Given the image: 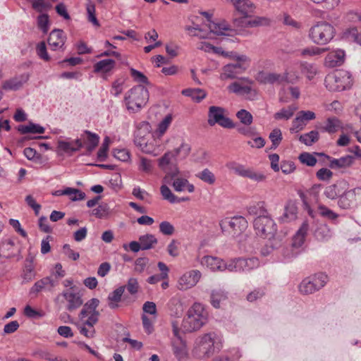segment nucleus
<instances>
[{
  "instance_id": "18",
  "label": "nucleus",
  "mask_w": 361,
  "mask_h": 361,
  "mask_svg": "<svg viewBox=\"0 0 361 361\" xmlns=\"http://www.w3.org/2000/svg\"><path fill=\"white\" fill-rule=\"evenodd\" d=\"M29 79V75L24 73L4 82L2 88L5 90H18L22 87Z\"/></svg>"
},
{
  "instance_id": "38",
  "label": "nucleus",
  "mask_w": 361,
  "mask_h": 361,
  "mask_svg": "<svg viewBox=\"0 0 361 361\" xmlns=\"http://www.w3.org/2000/svg\"><path fill=\"white\" fill-rule=\"evenodd\" d=\"M172 122V116L166 115L164 118L159 123L157 130L154 132V136L157 137H161L167 130Z\"/></svg>"
},
{
  "instance_id": "21",
  "label": "nucleus",
  "mask_w": 361,
  "mask_h": 361,
  "mask_svg": "<svg viewBox=\"0 0 361 361\" xmlns=\"http://www.w3.org/2000/svg\"><path fill=\"white\" fill-rule=\"evenodd\" d=\"M355 188L352 189L344 192L341 195H340L338 201V205L344 209L351 208L355 202Z\"/></svg>"
},
{
  "instance_id": "20",
  "label": "nucleus",
  "mask_w": 361,
  "mask_h": 361,
  "mask_svg": "<svg viewBox=\"0 0 361 361\" xmlns=\"http://www.w3.org/2000/svg\"><path fill=\"white\" fill-rule=\"evenodd\" d=\"M345 56L344 51L341 49L329 52L325 58V64L331 68L339 66L344 63Z\"/></svg>"
},
{
  "instance_id": "54",
  "label": "nucleus",
  "mask_w": 361,
  "mask_h": 361,
  "mask_svg": "<svg viewBox=\"0 0 361 361\" xmlns=\"http://www.w3.org/2000/svg\"><path fill=\"white\" fill-rule=\"evenodd\" d=\"M345 37L351 41L355 42L361 46V34L355 27H352L345 32Z\"/></svg>"
},
{
  "instance_id": "19",
  "label": "nucleus",
  "mask_w": 361,
  "mask_h": 361,
  "mask_svg": "<svg viewBox=\"0 0 361 361\" xmlns=\"http://www.w3.org/2000/svg\"><path fill=\"white\" fill-rule=\"evenodd\" d=\"M57 284V281H54L49 276L44 277L37 281L30 288V293L35 294L42 290H51Z\"/></svg>"
},
{
  "instance_id": "5",
  "label": "nucleus",
  "mask_w": 361,
  "mask_h": 361,
  "mask_svg": "<svg viewBox=\"0 0 361 361\" xmlns=\"http://www.w3.org/2000/svg\"><path fill=\"white\" fill-rule=\"evenodd\" d=\"M335 34L336 30L331 24L320 21L310 27L309 37L316 44L325 45L334 37Z\"/></svg>"
},
{
  "instance_id": "57",
  "label": "nucleus",
  "mask_w": 361,
  "mask_h": 361,
  "mask_svg": "<svg viewBox=\"0 0 361 361\" xmlns=\"http://www.w3.org/2000/svg\"><path fill=\"white\" fill-rule=\"evenodd\" d=\"M282 77H283V83L287 82V83L294 84L299 79L298 72L295 71H293V70H289V71H286V73L282 74Z\"/></svg>"
},
{
  "instance_id": "31",
  "label": "nucleus",
  "mask_w": 361,
  "mask_h": 361,
  "mask_svg": "<svg viewBox=\"0 0 361 361\" xmlns=\"http://www.w3.org/2000/svg\"><path fill=\"white\" fill-rule=\"evenodd\" d=\"M115 64V61L111 59L101 60L94 65V71L95 73H108L114 68Z\"/></svg>"
},
{
  "instance_id": "53",
  "label": "nucleus",
  "mask_w": 361,
  "mask_h": 361,
  "mask_svg": "<svg viewBox=\"0 0 361 361\" xmlns=\"http://www.w3.org/2000/svg\"><path fill=\"white\" fill-rule=\"evenodd\" d=\"M299 160L308 166H314L317 162L316 157L309 152L301 153L299 156Z\"/></svg>"
},
{
  "instance_id": "34",
  "label": "nucleus",
  "mask_w": 361,
  "mask_h": 361,
  "mask_svg": "<svg viewBox=\"0 0 361 361\" xmlns=\"http://www.w3.org/2000/svg\"><path fill=\"white\" fill-rule=\"evenodd\" d=\"M182 94L190 97L195 102H200L207 95L203 90L199 88L184 90Z\"/></svg>"
},
{
  "instance_id": "36",
  "label": "nucleus",
  "mask_w": 361,
  "mask_h": 361,
  "mask_svg": "<svg viewBox=\"0 0 361 361\" xmlns=\"http://www.w3.org/2000/svg\"><path fill=\"white\" fill-rule=\"evenodd\" d=\"M139 241L142 245V250H149L157 243V238L152 234H145L140 235Z\"/></svg>"
},
{
  "instance_id": "63",
  "label": "nucleus",
  "mask_w": 361,
  "mask_h": 361,
  "mask_svg": "<svg viewBox=\"0 0 361 361\" xmlns=\"http://www.w3.org/2000/svg\"><path fill=\"white\" fill-rule=\"evenodd\" d=\"M109 214V207L107 204H99L97 208L92 210V215L97 218L102 219L107 216Z\"/></svg>"
},
{
  "instance_id": "61",
  "label": "nucleus",
  "mask_w": 361,
  "mask_h": 361,
  "mask_svg": "<svg viewBox=\"0 0 361 361\" xmlns=\"http://www.w3.org/2000/svg\"><path fill=\"white\" fill-rule=\"evenodd\" d=\"M87 13L88 15L89 21L91 22L94 25L99 27V23L95 15V6L92 2H90L87 5Z\"/></svg>"
},
{
  "instance_id": "29",
  "label": "nucleus",
  "mask_w": 361,
  "mask_h": 361,
  "mask_svg": "<svg viewBox=\"0 0 361 361\" xmlns=\"http://www.w3.org/2000/svg\"><path fill=\"white\" fill-rule=\"evenodd\" d=\"M18 130L21 134L33 133L42 134L45 128L39 124L29 122L27 125H20L18 126Z\"/></svg>"
},
{
  "instance_id": "60",
  "label": "nucleus",
  "mask_w": 361,
  "mask_h": 361,
  "mask_svg": "<svg viewBox=\"0 0 361 361\" xmlns=\"http://www.w3.org/2000/svg\"><path fill=\"white\" fill-rule=\"evenodd\" d=\"M32 6L37 12L42 13L47 11L51 7L49 2H45L44 0H32Z\"/></svg>"
},
{
  "instance_id": "47",
  "label": "nucleus",
  "mask_w": 361,
  "mask_h": 361,
  "mask_svg": "<svg viewBox=\"0 0 361 361\" xmlns=\"http://www.w3.org/2000/svg\"><path fill=\"white\" fill-rule=\"evenodd\" d=\"M236 117L239 119L241 123L245 126H249L253 121L252 115L245 109H240L236 114Z\"/></svg>"
},
{
  "instance_id": "16",
  "label": "nucleus",
  "mask_w": 361,
  "mask_h": 361,
  "mask_svg": "<svg viewBox=\"0 0 361 361\" xmlns=\"http://www.w3.org/2000/svg\"><path fill=\"white\" fill-rule=\"evenodd\" d=\"M247 66L240 63H233L226 65L223 68V73L221 75L222 80L233 79L238 75L243 73Z\"/></svg>"
},
{
  "instance_id": "17",
  "label": "nucleus",
  "mask_w": 361,
  "mask_h": 361,
  "mask_svg": "<svg viewBox=\"0 0 361 361\" xmlns=\"http://www.w3.org/2000/svg\"><path fill=\"white\" fill-rule=\"evenodd\" d=\"M317 156H324L330 160L329 167L333 169H345L350 166L355 160L354 157L351 155H346L339 159L331 158L324 153H315Z\"/></svg>"
},
{
  "instance_id": "64",
  "label": "nucleus",
  "mask_w": 361,
  "mask_h": 361,
  "mask_svg": "<svg viewBox=\"0 0 361 361\" xmlns=\"http://www.w3.org/2000/svg\"><path fill=\"white\" fill-rule=\"evenodd\" d=\"M159 231L165 235H171L173 234L175 228L170 222L164 221L159 224Z\"/></svg>"
},
{
  "instance_id": "35",
  "label": "nucleus",
  "mask_w": 361,
  "mask_h": 361,
  "mask_svg": "<svg viewBox=\"0 0 361 361\" xmlns=\"http://www.w3.org/2000/svg\"><path fill=\"white\" fill-rule=\"evenodd\" d=\"M341 128V121L336 117H331L327 118L323 129L324 131L331 134L337 132Z\"/></svg>"
},
{
  "instance_id": "42",
  "label": "nucleus",
  "mask_w": 361,
  "mask_h": 361,
  "mask_svg": "<svg viewBox=\"0 0 361 361\" xmlns=\"http://www.w3.org/2000/svg\"><path fill=\"white\" fill-rule=\"evenodd\" d=\"M300 252V250L293 247L292 244L283 247L281 250V254L286 261L292 260L293 258L296 257Z\"/></svg>"
},
{
  "instance_id": "40",
  "label": "nucleus",
  "mask_w": 361,
  "mask_h": 361,
  "mask_svg": "<svg viewBox=\"0 0 361 361\" xmlns=\"http://www.w3.org/2000/svg\"><path fill=\"white\" fill-rule=\"evenodd\" d=\"M341 183L329 185L324 190V195L331 200H334L343 192L341 188Z\"/></svg>"
},
{
  "instance_id": "37",
  "label": "nucleus",
  "mask_w": 361,
  "mask_h": 361,
  "mask_svg": "<svg viewBox=\"0 0 361 361\" xmlns=\"http://www.w3.org/2000/svg\"><path fill=\"white\" fill-rule=\"evenodd\" d=\"M228 89L230 92L240 95L248 94L252 91V87L250 85H242L238 82H234L231 83L228 87Z\"/></svg>"
},
{
  "instance_id": "1",
  "label": "nucleus",
  "mask_w": 361,
  "mask_h": 361,
  "mask_svg": "<svg viewBox=\"0 0 361 361\" xmlns=\"http://www.w3.org/2000/svg\"><path fill=\"white\" fill-rule=\"evenodd\" d=\"M223 347L221 336L214 331L204 333L196 337L192 353L198 359H207L219 353Z\"/></svg>"
},
{
  "instance_id": "6",
  "label": "nucleus",
  "mask_w": 361,
  "mask_h": 361,
  "mask_svg": "<svg viewBox=\"0 0 361 361\" xmlns=\"http://www.w3.org/2000/svg\"><path fill=\"white\" fill-rule=\"evenodd\" d=\"M324 84L326 87L330 91H343L351 87V75L348 71L343 70L337 71L326 76Z\"/></svg>"
},
{
  "instance_id": "23",
  "label": "nucleus",
  "mask_w": 361,
  "mask_h": 361,
  "mask_svg": "<svg viewBox=\"0 0 361 361\" xmlns=\"http://www.w3.org/2000/svg\"><path fill=\"white\" fill-rule=\"evenodd\" d=\"M309 228V225L307 221H305L301 225L300 228L296 232L293 238L292 245L293 247L300 250V247L305 243V237Z\"/></svg>"
},
{
  "instance_id": "44",
  "label": "nucleus",
  "mask_w": 361,
  "mask_h": 361,
  "mask_svg": "<svg viewBox=\"0 0 361 361\" xmlns=\"http://www.w3.org/2000/svg\"><path fill=\"white\" fill-rule=\"evenodd\" d=\"M227 298V294L223 290H214L211 294V303L215 308L220 307V302Z\"/></svg>"
},
{
  "instance_id": "2",
  "label": "nucleus",
  "mask_w": 361,
  "mask_h": 361,
  "mask_svg": "<svg viewBox=\"0 0 361 361\" xmlns=\"http://www.w3.org/2000/svg\"><path fill=\"white\" fill-rule=\"evenodd\" d=\"M179 162V148L168 152L159 159V166L167 171L164 178V182L173 187L175 190L180 191V176L178 168Z\"/></svg>"
},
{
  "instance_id": "56",
  "label": "nucleus",
  "mask_w": 361,
  "mask_h": 361,
  "mask_svg": "<svg viewBox=\"0 0 361 361\" xmlns=\"http://www.w3.org/2000/svg\"><path fill=\"white\" fill-rule=\"evenodd\" d=\"M197 177L209 184H213L215 182V176L214 173L208 169H205L202 171L200 172L197 175Z\"/></svg>"
},
{
  "instance_id": "13",
  "label": "nucleus",
  "mask_w": 361,
  "mask_h": 361,
  "mask_svg": "<svg viewBox=\"0 0 361 361\" xmlns=\"http://www.w3.org/2000/svg\"><path fill=\"white\" fill-rule=\"evenodd\" d=\"M20 253V247L16 238H3L0 242V257L10 258Z\"/></svg>"
},
{
  "instance_id": "11",
  "label": "nucleus",
  "mask_w": 361,
  "mask_h": 361,
  "mask_svg": "<svg viewBox=\"0 0 361 361\" xmlns=\"http://www.w3.org/2000/svg\"><path fill=\"white\" fill-rule=\"evenodd\" d=\"M180 309V298L175 297L170 300L168 303V311L171 317V322L174 336L180 339L179 312Z\"/></svg>"
},
{
  "instance_id": "26",
  "label": "nucleus",
  "mask_w": 361,
  "mask_h": 361,
  "mask_svg": "<svg viewBox=\"0 0 361 361\" xmlns=\"http://www.w3.org/2000/svg\"><path fill=\"white\" fill-rule=\"evenodd\" d=\"M201 263L207 266L211 270L222 271L224 260L216 257L204 256L202 258Z\"/></svg>"
},
{
  "instance_id": "50",
  "label": "nucleus",
  "mask_w": 361,
  "mask_h": 361,
  "mask_svg": "<svg viewBox=\"0 0 361 361\" xmlns=\"http://www.w3.org/2000/svg\"><path fill=\"white\" fill-rule=\"evenodd\" d=\"M161 194L163 198L171 203H176L179 202V199L178 197L174 195L169 188L166 185H161L160 188Z\"/></svg>"
},
{
  "instance_id": "7",
  "label": "nucleus",
  "mask_w": 361,
  "mask_h": 361,
  "mask_svg": "<svg viewBox=\"0 0 361 361\" xmlns=\"http://www.w3.org/2000/svg\"><path fill=\"white\" fill-rule=\"evenodd\" d=\"M253 226L256 234L263 238H272L277 231L276 223L267 214L257 216L254 220Z\"/></svg>"
},
{
  "instance_id": "27",
  "label": "nucleus",
  "mask_w": 361,
  "mask_h": 361,
  "mask_svg": "<svg viewBox=\"0 0 361 361\" xmlns=\"http://www.w3.org/2000/svg\"><path fill=\"white\" fill-rule=\"evenodd\" d=\"M243 16L240 18L233 19V23L235 29H232L230 32H232L233 35H239L246 36L249 32L246 30V28L249 27L247 25V20H245Z\"/></svg>"
},
{
  "instance_id": "25",
  "label": "nucleus",
  "mask_w": 361,
  "mask_h": 361,
  "mask_svg": "<svg viewBox=\"0 0 361 361\" xmlns=\"http://www.w3.org/2000/svg\"><path fill=\"white\" fill-rule=\"evenodd\" d=\"M208 27L209 29V33H213L216 35H233V34L226 33V31L232 30V29L225 21L220 23H214L212 21L209 23Z\"/></svg>"
},
{
  "instance_id": "15",
  "label": "nucleus",
  "mask_w": 361,
  "mask_h": 361,
  "mask_svg": "<svg viewBox=\"0 0 361 361\" xmlns=\"http://www.w3.org/2000/svg\"><path fill=\"white\" fill-rule=\"evenodd\" d=\"M244 18H250L255 12L256 5L250 0H226Z\"/></svg>"
},
{
  "instance_id": "43",
  "label": "nucleus",
  "mask_w": 361,
  "mask_h": 361,
  "mask_svg": "<svg viewBox=\"0 0 361 361\" xmlns=\"http://www.w3.org/2000/svg\"><path fill=\"white\" fill-rule=\"evenodd\" d=\"M192 158L195 162L206 164L209 160V154L205 149L199 148L192 154Z\"/></svg>"
},
{
  "instance_id": "10",
  "label": "nucleus",
  "mask_w": 361,
  "mask_h": 361,
  "mask_svg": "<svg viewBox=\"0 0 361 361\" xmlns=\"http://www.w3.org/2000/svg\"><path fill=\"white\" fill-rule=\"evenodd\" d=\"M63 297L66 302V310L73 312L78 309L82 304V295L75 286H73L63 290L57 296V300Z\"/></svg>"
},
{
  "instance_id": "8",
  "label": "nucleus",
  "mask_w": 361,
  "mask_h": 361,
  "mask_svg": "<svg viewBox=\"0 0 361 361\" xmlns=\"http://www.w3.org/2000/svg\"><path fill=\"white\" fill-rule=\"evenodd\" d=\"M327 281V275L319 273L303 279L299 286V290L303 295L312 294L323 288Z\"/></svg>"
},
{
  "instance_id": "41",
  "label": "nucleus",
  "mask_w": 361,
  "mask_h": 361,
  "mask_svg": "<svg viewBox=\"0 0 361 361\" xmlns=\"http://www.w3.org/2000/svg\"><path fill=\"white\" fill-rule=\"evenodd\" d=\"M301 71L309 80H311L317 75V68L314 64L305 62L301 63Z\"/></svg>"
},
{
  "instance_id": "22",
  "label": "nucleus",
  "mask_w": 361,
  "mask_h": 361,
  "mask_svg": "<svg viewBox=\"0 0 361 361\" xmlns=\"http://www.w3.org/2000/svg\"><path fill=\"white\" fill-rule=\"evenodd\" d=\"M63 32L61 30H54L51 32L48 38V44L54 51L61 48L64 45Z\"/></svg>"
},
{
  "instance_id": "32",
  "label": "nucleus",
  "mask_w": 361,
  "mask_h": 361,
  "mask_svg": "<svg viewBox=\"0 0 361 361\" xmlns=\"http://www.w3.org/2000/svg\"><path fill=\"white\" fill-rule=\"evenodd\" d=\"M298 107L295 105L291 104L286 108L281 109L278 112L275 113L274 118L276 120H288L290 119L297 111Z\"/></svg>"
},
{
  "instance_id": "45",
  "label": "nucleus",
  "mask_w": 361,
  "mask_h": 361,
  "mask_svg": "<svg viewBox=\"0 0 361 361\" xmlns=\"http://www.w3.org/2000/svg\"><path fill=\"white\" fill-rule=\"evenodd\" d=\"M222 271L225 270H228L231 272H241V269L240 267L239 258H235L231 259L230 261L226 262L224 261L223 265L221 267Z\"/></svg>"
},
{
  "instance_id": "3",
  "label": "nucleus",
  "mask_w": 361,
  "mask_h": 361,
  "mask_svg": "<svg viewBox=\"0 0 361 361\" xmlns=\"http://www.w3.org/2000/svg\"><path fill=\"white\" fill-rule=\"evenodd\" d=\"M208 313L200 303H195L188 311L182 322V332L192 333L200 330L207 322Z\"/></svg>"
},
{
  "instance_id": "28",
  "label": "nucleus",
  "mask_w": 361,
  "mask_h": 361,
  "mask_svg": "<svg viewBox=\"0 0 361 361\" xmlns=\"http://www.w3.org/2000/svg\"><path fill=\"white\" fill-rule=\"evenodd\" d=\"M125 291V286H121L109 293L108 296L109 307L111 309L118 307V302L121 300V297Z\"/></svg>"
},
{
  "instance_id": "9",
  "label": "nucleus",
  "mask_w": 361,
  "mask_h": 361,
  "mask_svg": "<svg viewBox=\"0 0 361 361\" xmlns=\"http://www.w3.org/2000/svg\"><path fill=\"white\" fill-rule=\"evenodd\" d=\"M225 109L220 106H212L208 111V124L211 126L219 124L224 128H233L235 127L233 121L224 116Z\"/></svg>"
},
{
  "instance_id": "14",
  "label": "nucleus",
  "mask_w": 361,
  "mask_h": 361,
  "mask_svg": "<svg viewBox=\"0 0 361 361\" xmlns=\"http://www.w3.org/2000/svg\"><path fill=\"white\" fill-rule=\"evenodd\" d=\"M315 114L311 111H300L297 116L292 121V127L290 128V133H298L302 130L307 125V122L314 119Z\"/></svg>"
},
{
  "instance_id": "4",
  "label": "nucleus",
  "mask_w": 361,
  "mask_h": 361,
  "mask_svg": "<svg viewBox=\"0 0 361 361\" xmlns=\"http://www.w3.org/2000/svg\"><path fill=\"white\" fill-rule=\"evenodd\" d=\"M149 91L142 85L133 87L125 94L124 102L126 108L132 112H137L144 107L149 100Z\"/></svg>"
},
{
  "instance_id": "51",
  "label": "nucleus",
  "mask_w": 361,
  "mask_h": 361,
  "mask_svg": "<svg viewBox=\"0 0 361 361\" xmlns=\"http://www.w3.org/2000/svg\"><path fill=\"white\" fill-rule=\"evenodd\" d=\"M37 26L43 33H47L49 29V20L47 14H41L37 17Z\"/></svg>"
},
{
  "instance_id": "24",
  "label": "nucleus",
  "mask_w": 361,
  "mask_h": 361,
  "mask_svg": "<svg viewBox=\"0 0 361 361\" xmlns=\"http://www.w3.org/2000/svg\"><path fill=\"white\" fill-rule=\"evenodd\" d=\"M201 277V273L198 270H191L185 272L182 276V286L185 288H191L197 284Z\"/></svg>"
},
{
  "instance_id": "58",
  "label": "nucleus",
  "mask_w": 361,
  "mask_h": 361,
  "mask_svg": "<svg viewBox=\"0 0 361 361\" xmlns=\"http://www.w3.org/2000/svg\"><path fill=\"white\" fill-rule=\"evenodd\" d=\"M109 138L106 137L104 142L97 152V159L100 161H103L107 157V151L109 149Z\"/></svg>"
},
{
  "instance_id": "39",
  "label": "nucleus",
  "mask_w": 361,
  "mask_h": 361,
  "mask_svg": "<svg viewBox=\"0 0 361 361\" xmlns=\"http://www.w3.org/2000/svg\"><path fill=\"white\" fill-rule=\"evenodd\" d=\"M319 137V133L317 130H312L307 133L301 135L299 137V140L307 146L312 145L316 142Z\"/></svg>"
},
{
  "instance_id": "59",
  "label": "nucleus",
  "mask_w": 361,
  "mask_h": 361,
  "mask_svg": "<svg viewBox=\"0 0 361 361\" xmlns=\"http://www.w3.org/2000/svg\"><path fill=\"white\" fill-rule=\"evenodd\" d=\"M317 212L319 215L329 219H336L338 217V214L329 209L324 205H319L317 208Z\"/></svg>"
},
{
  "instance_id": "12",
  "label": "nucleus",
  "mask_w": 361,
  "mask_h": 361,
  "mask_svg": "<svg viewBox=\"0 0 361 361\" xmlns=\"http://www.w3.org/2000/svg\"><path fill=\"white\" fill-rule=\"evenodd\" d=\"M219 226L223 232L226 231L228 227H230L234 235H238L247 228V221L242 216H235L232 218H226L221 220Z\"/></svg>"
},
{
  "instance_id": "52",
  "label": "nucleus",
  "mask_w": 361,
  "mask_h": 361,
  "mask_svg": "<svg viewBox=\"0 0 361 361\" xmlns=\"http://www.w3.org/2000/svg\"><path fill=\"white\" fill-rule=\"evenodd\" d=\"M185 30L188 32V34L191 36H197L200 38H208L209 33H204L203 30L200 27L198 24L193 23V26H188Z\"/></svg>"
},
{
  "instance_id": "55",
  "label": "nucleus",
  "mask_w": 361,
  "mask_h": 361,
  "mask_svg": "<svg viewBox=\"0 0 361 361\" xmlns=\"http://www.w3.org/2000/svg\"><path fill=\"white\" fill-rule=\"evenodd\" d=\"M272 142V148H276L282 140V133L279 128L274 129L269 136Z\"/></svg>"
},
{
  "instance_id": "48",
  "label": "nucleus",
  "mask_w": 361,
  "mask_h": 361,
  "mask_svg": "<svg viewBox=\"0 0 361 361\" xmlns=\"http://www.w3.org/2000/svg\"><path fill=\"white\" fill-rule=\"evenodd\" d=\"M269 23L270 20L266 17L255 16L253 19L247 20V25L249 27H257L268 25Z\"/></svg>"
},
{
  "instance_id": "33",
  "label": "nucleus",
  "mask_w": 361,
  "mask_h": 361,
  "mask_svg": "<svg viewBox=\"0 0 361 361\" xmlns=\"http://www.w3.org/2000/svg\"><path fill=\"white\" fill-rule=\"evenodd\" d=\"M241 271H249L259 267V261L256 257L239 258Z\"/></svg>"
},
{
  "instance_id": "49",
  "label": "nucleus",
  "mask_w": 361,
  "mask_h": 361,
  "mask_svg": "<svg viewBox=\"0 0 361 361\" xmlns=\"http://www.w3.org/2000/svg\"><path fill=\"white\" fill-rule=\"evenodd\" d=\"M297 217V207L294 204H288L285 208V212L282 217L284 221H290Z\"/></svg>"
},
{
  "instance_id": "62",
  "label": "nucleus",
  "mask_w": 361,
  "mask_h": 361,
  "mask_svg": "<svg viewBox=\"0 0 361 361\" xmlns=\"http://www.w3.org/2000/svg\"><path fill=\"white\" fill-rule=\"evenodd\" d=\"M130 72L131 77L135 82L142 84H149V80L140 71H138L136 69L131 68L130 69Z\"/></svg>"
},
{
  "instance_id": "46",
  "label": "nucleus",
  "mask_w": 361,
  "mask_h": 361,
  "mask_svg": "<svg viewBox=\"0 0 361 361\" xmlns=\"http://www.w3.org/2000/svg\"><path fill=\"white\" fill-rule=\"evenodd\" d=\"M227 167L232 170L237 175L242 177H247L250 169L245 168L243 165L235 162H231L227 164Z\"/></svg>"
},
{
  "instance_id": "30",
  "label": "nucleus",
  "mask_w": 361,
  "mask_h": 361,
  "mask_svg": "<svg viewBox=\"0 0 361 361\" xmlns=\"http://www.w3.org/2000/svg\"><path fill=\"white\" fill-rule=\"evenodd\" d=\"M85 133L87 135V140L85 142V147L87 150V154H90L98 145L99 142V137L97 134L92 133L89 130H85Z\"/></svg>"
}]
</instances>
